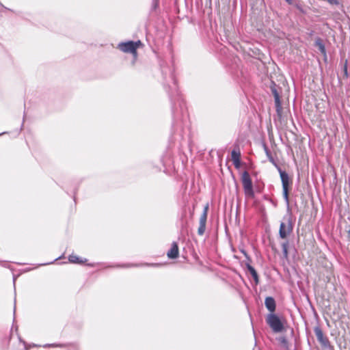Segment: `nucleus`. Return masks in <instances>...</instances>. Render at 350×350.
<instances>
[{"label":"nucleus","mask_w":350,"mask_h":350,"mask_svg":"<svg viewBox=\"0 0 350 350\" xmlns=\"http://www.w3.org/2000/svg\"><path fill=\"white\" fill-rule=\"evenodd\" d=\"M68 260L72 263H77V264H82L86 261V259H81L79 256L72 254L70 255L68 257Z\"/></svg>","instance_id":"ddd939ff"},{"label":"nucleus","mask_w":350,"mask_h":350,"mask_svg":"<svg viewBox=\"0 0 350 350\" xmlns=\"http://www.w3.org/2000/svg\"><path fill=\"white\" fill-rule=\"evenodd\" d=\"M315 46L319 49L322 54L325 55H326L325 48L321 38H317L315 40Z\"/></svg>","instance_id":"f8f14e48"},{"label":"nucleus","mask_w":350,"mask_h":350,"mask_svg":"<svg viewBox=\"0 0 350 350\" xmlns=\"http://www.w3.org/2000/svg\"><path fill=\"white\" fill-rule=\"evenodd\" d=\"M266 321L274 332H280L284 329L281 320L275 314L271 313L268 314Z\"/></svg>","instance_id":"7ed1b4c3"},{"label":"nucleus","mask_w":350,"mask_h":350,"mask_svg":"<svg viewBox=\"0 0 350 350\" xmlns=\"http://www.w3.org/2000/svg\"><path fill=\"white\" fill-rule=\"evenodd\" d=\"M281 342H282V343H284V344H286V342H286V340L284 338H283L281 340Z\"/></svg>","instance_id":"aec40b11"},{"label":"nucleus","mask_w":350,"mask_h":350,"mask_svg":"<svg viewBox=\"0 0 350 350\" xmlns=\"http://www.w3.org/2000/svg\"><path fill=\"white\" fill-rule=\"evenodd\" d=\"M57 345H55V344H51V345H44V347H57Z\"/></svg>","instance_id":"a211bd4d"},{"label":"nucleus","mask_w":350,"mask_h":350,"mask_svg":"<svg viewBox=\"0 0 350 350\" xmlns=\"http://www.w3.org/2000/svg\"><path fill=\"white\" fill-rule=\"evenodd\" d=\"M265 304L266 308L272 313L275 310V301L271 297H267L265 299Z\"/></svg>","instance_id":"6e6552de"},{"label":"nucleus","mask_w":350,"mask_h":350,"mask_svg":"<svg viewBox=\"0 0 350 350\" xmlns=\"http://www.w3.org/2000/svg\"><path fill=\"white\" fill-rule=\"evenodd\" d=\"M246 267H247V270L249 271V272L252 275V276L254 280L255 281V282L256 284L258 283V276L257 272L255 270V269L252 266L249 265V264H247L246 265Z\"/></svg>","instance_id":"9b49d317"},{"label":"nucleus","mask_w":350,"mask_h":350,"mask_svg":"<svg viewBox=\"0 0 350 350\" xmlns=\"http://www.w3.org/2000/svg\"><path fill=\"white\" fill-rule=\"evenodd\" d=\"M141 46H142V43L139 40L136 42L128 41L120 43L118 49L124 53H131L135 59L137 57V49Z\"/></svg>","instance_id":"f257e3e1"},{"label":"nucleus","mask_w":350,"mask_h":350,"mask_svg":"<svg viewBox=\"0 0 350 350\" xmlns=\"http://www.w3.org/2000/svg\"><path fill=\"white\" fill-rule=\"evenodd\" d=\"M240 157H241V154H240L239 152H237L234 150L232 151V152H231L232 160L234 163V165L237 167H238L240 165Z\"/></svg>","instance_id":"1a4fd4ad"},{"label":"nucleus","mask_w":350,"mask_h":350,"mask_svg":"<svg viewBox=\"0 0 350 350\" xmlns=\"http://www.w3.org/2000/svg\"><path fill=\"white\" fill-rule=\"evenodd\" d=\"M0 5H1V7H3V8H5L3 5V4H0Z\"/></svg>","instance_id":"5701e85b"},{"label":"nucleus","mask_w":350,"mask_h":350,"mask_svg":"<svg viewBox=\"0 0 350 350\" xmlns=\"http://www.w3.org/2000/svg\"><path fill=\"white\" fill-rule=\"evenodd\" d=\"M282 184V190H283V197L285 200L286 202L288 204L289 200H288V191H289V185H290V178L288 175V174L282 170L281 169H278Z\"/></svg>","instance_id":"20e7f679"},{"label":"nucleus","mask_w":350,"mask_h":350,"mask_svg":"<svg viewBox=\"0 0 350 350\" xmlns=\"http://www.w3.org/2000/svg\"><path fill=\"white\" fill-rule=\"evenodd\" d=\"M282 250H285V249H287L288 243H282Z\"/></svg>","instance_id":"f3484780"},{"label":"nucleus","mask_w":350,"mask_h":350,"mask_svg":"<svg viewBox=\"0 0 350 350\" xmlns=\"http://www.w3.org/2000/svg\"><path fill=\"white\" fill-rule=\"evenodd\" d=\"M208 204H207L203 210V213H202L200 218V224L206 225V219H207V214H208Z\"/></svg>","instance_id":"9d476101"},{"label":"nucleus","mask_w":350,"mask_h":350,"mask_svg":"<svg viewBox=\"0 0 350 350\" xmlns=\"http://www.w3.org/2000/svg\"><path fill=\"white\" fill-rule=\"evenodd\" d=\"M283 253H284V256H287V254H288V250H287V249L283 250Z\"/></svg>","instance_id":"6ab92c4d"},{"label":"nucleus","mask_w":350,"mask_h":350,"mask_svg":"<svg viewBox=\"0 0 350 350\" xmlns=\"http://www.w3.org/2000/svg\"><path fill=\"white\" fill-rule=\"evenodd\" d=\"M314 333L317 336L318 341L324 347L329 345V340L327 337L324 336L322 330L319 327L314 329Z\"/></svg>","instance_id":"423d86ee"},{"label":"nucleus","mask_w":350,"mask_h":350,"mask_svg":"<svg viewBox=\"0 0 350 350\" xmlns=\"http://www.w3.org/2000/svg\"><path fill=\"white\" fill-rule=\"evenodd\" d=\"M288 3H291V0H286Z\"/></svg>","instance_id":"4be33fe9"},{"label":"nucleus","mask_w":350,"mask_h":350,"mask_svg":"<svg viewBox=\"0 0 350 350\" xmlns=\"http://www.w3.org/2000/svg\"><path fill=\"white\" fill-rule=\"evenodd\" d=\"M169 258H176L178 256V247L176 243L173 242L170 250L167 252Z\"/></svg>","instance_id":"0eeeda50"},{"label":"nucleus","mask_w":350,"mask_h":350,"mask_svg":"<svg viewBox=\"0 0 350 350\" xmlns=\"http://www.w3.org/2000/svg\"><path fill=\"white\" fill-rule=\"evenodd\" d=\"M272 92L274 96L276 106L279 107L280 105L279 94L275 90H273Z\"/></svg>","instance_id":"4468645a"},{"label":"nucleus","mask_w":350,"mask_h":350,"mask_svg":"<svg viewBox=\"0 0 350 350\" xmlns=\"http://www.w3.org/2000/svg\"><path fill=\"white\" fill-rule=\"evenodd\" d=\"M328 2L331 4H338V0H328Z\"/></svg>","instance_id":"dca6fc26"},{"label":"nucleus","mask_w":350,"mask_h":350,"mask_svg":"<svg viewBox=\"0 0 350 350\" xmlns=\"http://www.w3.org/2000/svg\"><path fill=\"white\" fill-rule=\"evenodd\" d=\"M205 230H206V225L200 224L198 230V234L202 235L204 233Z\"/></svg>","instance_id":"2eb2a0df"},{"label":"nucleus","mask_w":350,"mask_h":350,"mask_svg":"<svg viewBox=\"0 0 350 350\" xmlns=\"http://www.w3.org/2000/svg\"><path fill=\"white\" fill-rule=\"evenodd\" d=\"M293 229V226L291 218L286 219V222H281L279 230L280 237L282 239H286Z\"/></svg>","instance_id":"39448f33"},{"label":"nucleus","mask_w":350,"mask_h":350,"mask_svg":"<svg viewBox=\"0 0 350 350\" xmlns=\"http://www.w3.org/2000/svg\"><path fill=\"white\" fill-rule=\"evenodd\" d=\"M347 234H348V238L350 240V230H348Z\"/></svg>","instance_id":"412c9836"},{"label":"nucleus","mask_w":350,"mask_h":350,"mask_svg":"<svg viewBox=\"0 0 350 350\" xmlns=\"http://www.w3.org/2000/svg\"><path fill=\"white\" fill-rule=\"evenodd\" d=\"M242 184L247 198H252L254 196L252 182L248 172H244L242 174Z\"/></svg>","instance_id":"f03ea898"}]
</instances>
